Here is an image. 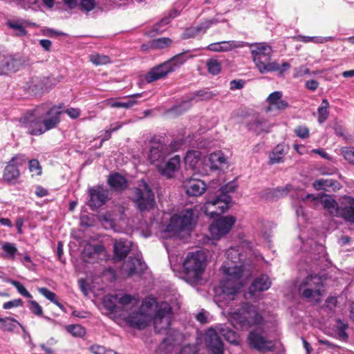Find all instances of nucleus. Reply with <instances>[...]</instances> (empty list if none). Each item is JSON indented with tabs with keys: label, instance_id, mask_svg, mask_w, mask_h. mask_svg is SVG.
<instances>
[{
	"label": "nucleus",
	"instance_id": "nucleus-14",
	"mask_svg": "<svg viewBox=\"0 0 354 354\" xmlns=\"http://www.w3.org/2000/svg\"><path fill=\"white\" fill-rule=\"evenodd\" d=\"M250 345L260 351H271L274 348V344L272 341L266 339L261 330H254L248 336Z\"/></svg>",
	"mask_w": 354,
	"mask_h": 354
},
{
	"label": "nucleus",
	"instance_id": "nucleus-61",
	"mask_svg": "<svg viewBox=\"0 0 354 354\" xmlns=\"http://www.w3.org/2000/svg\"><path fill=\"white\" fill-rule=\"evenodd\" d=\"M296 214L298 217L299 224L302 223L306 221V216L301 207H299L296 209Z\"/></svg>",
	"mask_w": 354,
	"mask_h": 354
},
{
	"label": "nucleus",
	"instance_id": "nucleus-50",
	"mask_svg": "<svg viewBox=\"0 0 354 354\" xmlns=\"http://www.w3.org/2000/svg\"><path fill=\"white\" fill-rule=\"evenodd\" d=\"M237 187V184L235 182H230L227 185L222 186L218 189V194H227L235 192Z\"/></svg>",
	"mask_w": 354,
	"mask_h": 354
},
{
	"label": "nucleus",
	"instance_id": "nucleus-5",
	"mask_svg": "<svg viewBox=\"0 0 354 354\" xmlns=\"http://www.w3.org/2000/svg\"><path fill=\"white\" fill-rule=\"evenodd\" d=\"M218 334L230 344L235 345L239 344L240 341L237 334L228 326L220 324L215 328H209L205 334V341L209 354H223L224 353L223 343Z\"/></svg>",
	"mask_w": 354,
	"mask_h": 354
},
{
	"label": "nucleus",
	"instance_id": "nucleus-36",
	"mask_svg": "<svg viewBox=\"0 0 354 354\" xmlns=\"http://www.w3.org/2000/svg\"><path fill=\"white\" fill-rule=\"evenodd\" d=\"M1 250L3 251L2 257L4 259L14 261L18 254V250L15 243L4 242L2 243Z\"/></svg>",
	"mask_w": 354,
	"mask_h": 354
},
{
	"label": "nucleus",
	"instance_id": "nucleus-31",
	"mask_svg": "<svg viewBox=\"0 0 354 354\" xmlns=\"http://www.w3.org/2000/svg\"><path fill=\"white\" fill-rule=\"evenodd\" d=\"M287 153L288 147L286 145H278L269 153V163L273 165L282 162Z\"/></svg>",
	"mask_w": 354,
	"mask_h": 354
},
{
	"label": "nucleus",
	"instance_id": "nucleus-38",
	"mask_svg": "<svg viewBox=\"0 0 354 354\" xmlns=\"http://www.w3.org/2000/svg\"><path fill=\"white\" fill-rule=\"evenodd\" d=\"M332 39L331 37H309L303 35H297L293 37V39L297 41H302L304 43L313 42L315 44L325 43Z\"/></svg>",
	"mask_w": 354,
	"mask_h": 354
},
{
	"label": "nucleus",
	"instance_id": "nucleus-35",
	"mask_svg": "<svg viewBox=\"0 0 354 354\" xmlns=\"http://www.w3.org/2000/svg\"><path fill=\"white\" fill-rule=\"evenodd\" d=\"M104 250V248L101 244H86L82 254L84 258H95L96 256L101 254Z\"/></svg>",
	"mask_w": 354,
	"mask_h": 354
},
{
	"label": "nucleus",
	"instance_id": "nucleus-3",
	"mask_svg": "<svg viewBox=\"0 0 354 354\" xmlns=\"http://www.w3.org/2000/svg\"><path fill=\"white\" fill-rule=\"evenodd\" d=\"M61 113V107L54 106L46 111L37 107L21 115L19 122L30 134L38 136L55 128L60 121Z\"/></svg>",
	"mask_w": 354,
	"mask_h": 354
},
{
	"label": "nucleus",
	"instance_id": "nucleus-32",
	"mask_svg": "<svg viewBox=\"0 0 354 354\" xmlns=\"http://www.w3.org/2000/svg\"><path fill=\"white\" fill-rule=\"evenodd\" d=\"M201 160V153L196 150L189 151L185 157V165L193 170L198 169Z\"/></svg>",
	"mask_w": 354,
	"mask_h": 354
},
{
	"label": "nucleus",
	"instance_id": "nucleus-13",
	"mask_svg": "<svg viewBox=\"0 0 354 354\" xmlns=\"http://www.w3.org/2000/svg\"><path fill=\"white\" fill-rule=\"evenodd\" d=\"M176 149V147L174 148L160 142H153L149 151V160L151 164L157 167L158 163L164 160L167 156Z\"/></svg>",
	"mask_w": 354,
	"mask_h": 354
},
{
	"label": "nucleus",
	"instance_id": "nucleus-8",
	"mask_svg": "<svg viewBox=\"0 0 354 354\" xmlns=\"http://www.w3.org/2000/svg\"><path fill=\"white\" fill-rule=\"evenodd\" d=\"M298 291L300 296L308 301L318 302L324 292V280L317 274H309L301 281Z\"/></svg>",
	"mask_w": 354,
	"mask_h": 354
},
{
	"label": "nucleus",
	"instance_id": "nucleus-28",
	"mask_svg": "<svg viewBox=\"0 0 354 354\" xmlns=\"http://www.w3.org/2000/svg\"><path fill=\"white\" fill-rule=\"evenodd\" d=\"M21 65L20 60L12 57H6L0 62V75L16 72L19 70Z\"/></svg>",
	"mask_w": 354,
	"mask_h": 354
},
{
	"label": "nucleus",
	"instance_id": "nucleus-10",
	"mask_svg": "<svg viewBox=\"0 0 354 354\" xmlns=\"http://www.w3.org/2000/svg\"><path fill=\"white\" fill-rule=\"evenodd\" d=\"M232 204L230 195L216 194L213 198H208L202 207V211L207 215L213 217L225 212Z\"/></svg>",
	"mask_w": 354,
	"mask_h": 354
},
{
	"label": "nucleus",
	"instance_id": "nucleus-42",
	"mask_svg": "<svg viewBox=\"0 0 354 354\" xmlns=\"http://www.w3.org/2000/svg\"><path fill=\"white\" fill-rule=\"evenodd\" d=\"M66 330L75 337H83L86 334V330L80 324L68 325Z\"/></svg>",
	"mask_w": 354,
	"mask_h": 354
},
{
	"label": "nucleus",
	"instance_id": "nucleus-17",
	"mask_svg": "<svg viewBox=\"0 0 354 354\" xmlns=\"http://www.w3.org/2000/svg\"><path fill=\"white\" fill-rule=\"evenodd\" d=\"M271 284V280L266 274H261L256 277L250 286L248 292L245 294V298H252L255 295L256 292L268 290Z\"/></svg>",
	"mask_w": 354,
	"mask_h": 354
},
{
	"label": "nucleus",
	"instance_id": "nucleus-62",
	"mask_svg": "<svg viewBox=\"0 0 354 354\" xmlns=\"http://www.w3.org/2000/svg\"><path fill=\"white\" fill-rule=\"evenodd\" d=\"M66 113L73 119L80 116V111L78 109L70 108L66 110Z\"/></svg>",
	"mask_w": 354,
	"mask_h": 354
},
{
	"label": "nucleus",
	"instance_id": "nucleus-34",
	"mask_svg": "<svg viewBox=\"0 0 354 354\" xmlns=\"http://www.w3.org/2000/svg\"><path fill=\"white\" fill-rule=\"evenodd\" d=\"M109 185L115 190L123 189L127 186L124 177L119 174H111L108 179Z\"/></svg>",
	"mask_w": 354,
	"mask_h": 354
},
{
	"label": "nucleus",
	"instance_id": "nucleus-30",
	"mask_svg": "<svg viewBox=\"0 0 354 354\" xmlns=\"http://www.w3.org/2000/svg\"><path fill=\"white\" fill-rule=\"evenodd\" d=\"M131 246V243L129 241H115L114 243V259L120 261L126 257Z\"/></svg>",
	"mask_w": 354,
	"mask_h": 354
},
{
	"label": "nucleus",
	"instance_id": "nucleus-2",
	"mask_svg": "<svg viewBox=\"0 0 354 354\" xmlns=\"http://www.w3.org/2000/svg\"><path fill=\"white\" fill-rule=\"evenodd\" d=\"M103 303L111 311L120 309L121 316L130 326L141 329L153 319L157 332L162 333L169 329L172 313L169 304L166 302L158 304L153 297H149L142 301L137 310L138 297L118 293L104 297Z\"/></svg>",
	"mask_w": 354,
	"mask_h": 354
},
{
	"label": "nucleus",
	"instance_id": "nucleus-40",
	"mask_svg": "<svg viewBox=\"0 0 354 354\" xmlns=\"http://www.w3.org/2000/svg\"><path fill=\"white\" fill-rule=\"evenodd\" d=\"M1 328L4 330L12 331L18 325L21 326V324L15 319L6 317L0 318Z\"/></svg>",
	"mask_w": 354,
	"mask_h": 354
},
{
	"label": "nucleus",
	"instance_id": "nucleus-51",
	"mask_svg": "<svg viewBox=\"0 0 354 354\" xmlns=\"http://www.w3.org/2000/svg\"><path fill=\"white\" fill-rule=\"evenodd\" d=\"M295 133L300 138H307L310 135V131L306 126H298L294 129Z\"/></svg>",
	"mask_w": 354,
	"mask_h": 354
},
{
	"label": "nucleus",
	"instance_id": "nucleus-47",
	"mask_svg": "<svg viewBox=\"0 0 354 354\" xmlns=\"http://www.w3.org/2000/svg\"><path fill=\"white\" fill-rule=\"evenodd\" d=\"M178 15V12L176 10H174L171 12L168 17L163 18L158 24H156L155 27V30L156 32H162V26H165L168 24L171 19L175 18Z\"/></svg>",
	"mask_w": 354,
	"mask_h": 354
},
{
	"label": "nucleus",
	"instance_id": "nucleus-24",
	"mask_svg": "<svg viewBox=\"0 0 354 354\" xmlns=\"http://www.w3.org/2000/svg\"><path fill=\"white\" fill-rule=\"evenodd\" d=\"M205 164L211 169H223L228 166L227 159L221 151L210 153L205 159Z\"/></svg>",
	"mask_w": 354,
	"mask_h": 354
},
{
	"label": "nucleus",
	"instance_id": "nucleus-37",
	"mask_svg": "<svg viewBox=\"0 0 354 354\" xmlns=\"http://www.w3.org/2000/svg\"><path fill=\"white\" fill-rule=\"evenodd\" d=\"M104 104L112 108H124L129 109L136 104L133 100H128L127 101L120 102L114 98H111L104 101Z\"/></svg>",
	"mask_w": 354,
	"mask_h": 354
},
{
	"label": "nucleus",
	"instance_id": "nucleus-9",
	"mask_svg": "<svg viewBox=\"0 0 354 354\" xmlns=\"http://www.w3.org/2000/svg\"><path fill=\"white\" fill-rule=\"evenodd\" d=\"M191 56L188 57L185 53H180L169 61L153 68L145 75V80L148 83L153 82L165 77L168 73L174 71L183 65Z\"/></svg>",
	"mask_w": 354,
	"mask_h": 354
},
{
	"label": "nucleus",
	"instance_id": "nucleus-63",
	"mask_svg": "<svg viewBox=\"0 0 354 354\" xmlns=\"http://www.w3.org/2000/svg\"><path fill=\"white\" fill-rule=\"evenodd\" d=\"M338 335L342 339H346L347 335L346 333V326L342 323H338Z\"/></svg>",
	"mask_w": 354,
	"mask_h": 354
},
{
	"label": "nucleus",
	"instance_id": "nucleus-46",
	"mask_svg": "<svg viewBox=\"0 0 354 354\" xmlns=\"http://www.w3.org/2000/svg\"><path fill=\"white\" fill-rule=\"evenodd\" d=\"M8 281L11 283L22 296L27 298L32 297L26 288L20 282L12 279H9Z\"/></svg>",
	"mask_w": 354,
	"mask_h": 354
},
{
	"label": "nucleus",
	"instance_id": "nucleus-18",
	"mask_svg": "<svg viewBox=\"0 0 354 354\" xmlns=\"http://www.w3.org/2000/svg\"><path fill=\"white\" fill-rule=\"evenodd\" d=\"M243 46L245 44L243 41L229 40L210 44L206 49L214 53H226Z\"/></svg>",
	"mask_w": 354,
	"mask_h": 354
},
{
	"label": "nucleus",
	"instance_id": "nucleus-52",
	"mask_svg": "<svg viewBox=\"0 0 354 354\" xmlns=\"http://www.w3.org/2000/svg\"><path fill=\"white\" fill-rule=\"evenodd\" d=\"M122 127V124L120 123H115L111 125V127L106 130L104 137L101 140L100 143V147L102 146V142L106 140H109L111 138V133L113 131H117L118 129H120Z\"/></svg>",
	"mask_w": 354,
	"mask_h": 354
},
{
	"label": "nucleus",
	"instance_id": "nucleus-12",
	"mask_svg": "<svg viewBox=\"0 0 354 354\" xmlns=\"http://www.w3.org/2000/svg\"><path fill=\"white\" fill-rule=\"evenodd\" d=\"M133 201L140 211L149 210L153 207L154 195L145 181L141 180L136 189Z\"/></svg>",
	"mask_w": 354,
	"mask_h": 354
},
{
	"label": "nucleus",
	"instance_id": "nucleus-45",
	"mask_svg": "<svg viewBox=\"0 0 354 354\" xmlns=\"http://www.w3.org/2000/svg\"><path fill=\"white\" fill-rule=\"evenodd\" d=\"M88 349L93 354H118L117 352L107 349L104 346L99 344H93Z\"/></svg>",
	"mask_w": 354,
	"mask_h": 354
},
{
	"label": "nucleus",
	"instance_id": "nucleus-48",
	"mask_svg": "<svg viewBox=\"0 0 354 354\" xmlns=\"http://www.w3.org/2000/svg\"><path fill=\"white\" fill-rule=\"evenodd\" d=\"M341 154L344 159L349 163L354 165V148L353 147H342L341 149Z\"/></svg>",
	"mask_w": 354,
	"mask_h": 354
},
{
	"label": "nucleus",
	"instance_id": "nucleus-59",
	"mask_svg": "<svg viewBox=\"0 0 354 354\" xmlns=\"http://www.w3.org/2000/svg\"><path fill=\"white\" fill-rule=\"evenodd\" d=\"M197 348L195 346L187 345L182 348L179 354H196Z\"/></svg>",
	"mask_w": 354,
	"mask_h": 354
},
{
	"label": "nucleus",
	"instance_id": "nucleus-21",
	"mask_svg": "<svg viewBox=\"0 0 354 354\" xmlns=\"http://www.w3.org/2000/svg\"><path fill=\"white\" fill-rule=\"evenodd\" d=\"M186 194L190 196L202 195L207 189L204 181L197 178H187L184 181Z\"/></svg>",
	"mask_w": 354,
	"mask_h": 354
},
{
	"label": "nucleus",
	"instance_id": "nucleus-11",
	"mask_svg": "<svg viewBox=\"0 0 354 354\" xmlns=\"http://www.w3.org/2000/svg\"><path fill=\"white\" fill-rule=\"evenodd\" d=\"M236 221V217L231 215L221 216L213 221L209 227L212 238L214 240H220L225 236L232 230Z\"/></svg>",
	"mask_w": 354,
	"mask_h": 354
},
{
	"label": "nucleus",
	"instance_id": "nucleus-15",
	"mask_svg": "<svg viewBox=\"0 0 354 354\" xmlns=\"http://www.w3.org/2000/svg\"><path fill=\"white\" fill-rule=\"evenodd\" d=\"M90 200L88 205L92 208L102 206L109 199V192L101 186L91 187L88 189Z\"/></svg>",
	"mask_w": 354,
	"mask_h": 354
},
{
	"label": "nucleus",
	"instance_id": "nucleus-56",
	"mask_svg": "<svg viewBox=\"0 0 354 354\" xmlns=\"http://www.w3.org/2000/svg\"><path fill=\"white\" fill-rule=\"evenodd\" d=\"M38 291L40 294H41L44 297H45L47 299L50 301L51 302H54L56 300V295L47 289L46 288H38Z\"/></svg>",
	"mask_w": 354,
	"mask_h": 354
},
{
	"label": "nucleus",
	"instance_id": "nucleus-22",
	"mask_svg": "<svg viewBox=\"0 0 354 354\" xmlns=\"http://www.w3.org/2000/svg\"><path fill=\"white\" fill-rule=\"evenodd\" d=\"M224 21H225V19L222 18L221 16L217 15L211 19L204 21L198 26L188 28L185 33V37L188 38L196 36L199 34H203L211 26Z\"/></svg>",
	"mask_w": 354,
	"mask_h": 354
},
{
	"label": "nucleus",
	"instance_id": "nucleus-19",
	"mask_svg": "<svg viewBox=\"0 0 354 354\" xmlns=\"http://www.w3.org/2000/svg\"><path fill=\"white\" fill-rule=\"evenodd\" d=\"M180 165V158L179 156H174L168 161L162 160L157 165V169L163 176L171 178L174 174L178 170Z\"/></svg>",
	"mask_w": 354,
	"mask_h": 354
},
{
	"label": "nucleus",
	"instance_id": "nucleus-33",
	"mask_svg": "<svg viewBox=\"0 0 354 354\" xmlns=\"http://www.w3.org/2000/svg\"><path fill=\"white\" fill-rule=\"evenodd\" d=\"M313 187L317 190L328 191L330 188L333 189H339V183L333 179H319L313 183Z\"/></svg>",
	"mask_w": 354,
	"mask_h": 354
},
{
	"label": "nucleus",
	"instance_id": "nucleus-41",
	"mask_svg": "<svg viewBox=\"0 0 354 354\" xmlns=\"http://www.w3.org/2000/svg\"><path fill=\"white\" fill-rule=\"evenodd\" d=\"M206 66L207 68V71L212 75H218L221 70V62L218 61L216 58H210L207 60Z\"/></svg>",
	"mask_w": 354,
	"mask_h": 354
},
{
	"label": "nucleus",
	"instance_id": "nucleus-16",
	"mask_svg": "<svg viewBox=\"0 0 354 354\" xmlns=\"http://www.w3.org/2000/svg\"><path fill=\"white\" fill-rule=\"evenodd\" d=\"M25 160L24 156L21 155L13 157L4 169V180L8 183L15 180L19 176V171L17 167L19 165H22Z\"/></svg>",
	"mask_w": 354,
	"mask_h": 354
},
{
	"label": "nucleus",
	"instance_id": "nucleus-27",
	"mask_svg": "<svg viewBox=\"0 0 354 354\" xmlns=\"http://www.w3.org/2000/svg\"><path fill=\"white\" fill-rule=\"evenodd\" d=\"M266 100L268 103V106L266 108L267 112L271 111L274 109L283 110L288 106V103L282 99V93L280 91L270 93Z\"/></svg>",
	"mask_w": 354,
	"mask_h": 354
},
{
	"label": "nucleus",
	"instance_id": "nucleus-57",
	"mask_svg": "<svg viewBox=\"0 0 354 354\" xmlns=\"http://www.w3.org/2000/svg\"><path fill=\"white\" fill-rule=\"evenodd\" d=\"M23 301L21 299H13L3 304V309H10L22 306Z\"/></svg>",
	"mask_w": 354,
	"mask_h": 354
},
{
	"label": "nucleus",
	"instance_id": "nucleus-25",
	"mask_svg": "<svg viewBox=\"0 0 354 354\" xmlns=\"http://www.w3.org/2000/svg\"><path fill=\"white\" fill-rule=\"evenodd\" d=\"M320 202L324 209L331 216L335 217L342 216V207H339L336 201L329 195H324L320 198Z\"/></svg>",
	"mask_w": 354,
	"mask_h": 354
},
{
	"label": "nucleus",
	"instance_id": "nucleus-4",
	"mask_svg": "<svg viewBox=\"0 0 354 354\" xmlns=\"http://www.w3.org/2000/svg\"><path fill=\"white\" fill-rule=\"evenodd\" d=\"M252 59L261 74L269 72H277L279 75L290 68L287 62L279 64L276 60H272L273 50L270 45L266 42L249 44Z\"/></svg>",
	"mask_w": 354,
	"mask_h": 354
},
{
	"label": "nucleus",
	"instance_id": "nucleus-58",
	"mask_svg": "<svg viewBox=\"0 0 354 354\" xmlns=\"http://www.w3.org/2000/svg\"><path fill=\"white\" fill-rule=\"evenodd\" d=\"M201 95L199 93H194L191 94L189 97H188L187 100H184L180 106L184 108H188L189 106V103L191 102H197L199 100H201Z\"/></svg>",
	"mask_w": 354,
	"mask_h": 354
},
{
	"label": "nucleus",
	"instance_id": "nucleus-53",
	"mask_svg": "<svg viewBox=\"0 0 354 354\" xmlns=\"http://www.w3.org/2000/svg\"><path fill=\"white\" fill-rule=\"evenodd\" d=\"M29 169L32 173V175H40L41 173V168L39 162L37 160H31L29 162Z\"/></svg>",
	"mask_w": 354,
	"mask_h": 354
},
{
	"label": "nucleus",
	"instance_id": "nucleus-43",
	"mask_svg": "<svg viewBox=\"0 0 354 354\" xmlns=\"http://www.w3.org/2000/svg\"><path fill=\"white\" fill-rule=\"evenodd\" d=\"M171 44V40L167 37H162L154 39L151 43V48L153 49H162L168 47Z\"/></svg>",
	"mask_w": 354,
	"mask_h": 354
},
{
	"label": "nucleus",
	"instance_id": "nucleus-39",
	"mask_svg": "<svg viewBox=\"0 0 354 354\" xmlns=\"http://www.w3.org/2000/svg\"><path fill=\"white\" fill-rule=\"evenodd\" d=\"M328 108L329 103L324 99L322 101L320 106L318 108V122L319 123L324 122L328 117Z\"/></svg>",
	"mask_w": 354,
	"mask_h": 354
},
{
	"label": "nucleus",
	"instance_id": "nucleus-1",
	"mask_svg": "<svg viewBox=\"0 0 354 354\" xmlns=\"http://www.w3.org/2000/svg\"><path fill=\"white\" fill-rule=\"evenodd\" d=\"M257 257L251 243L240 239L238 245L232 246L225 252L221 271L223 279L215 288L214 301L223 309L231 324L237 329L248 330L252 326L263 323V317L257 308L248 302H243L234 306L230 301L236 299L241 288L251 275L252 258Z\"/></svg>",
	"mask_w": 354,
	"mask_h": 354
},
{
	"label": "nucleus",
	"instance_id": "nucleus-20",
	"mask_svg": "<svg viewBox=\"0 0 354 354\" xmlns=\"http://www.w3.org/2000/svg\"><path fill=\"white\" fill-rule=\"evenodd\" d=\"M147 268V266L142 261L141 257L137 254L135 258H130L125 262L122 268V274L131 276L136 273H140Z\"/></svg>",
	"mask_w": 354,
	"mask_h": 354
},
{
	"label": "nucleus",
	"instance_id": "nucleus-64",
	"mask_svg": "<svg viewBox=\"0 0 354 354\" xmlns=\"http://www.w3.org/2000/svg\"><path fill=\"white\" fill-rule=\"evenodd\" d=\"M306 86L308 89L314 91L318 88L319 82L316 80H311L306 82Z\"/></svg>",
	"mask_w": 354,
	"mask_h": 354
},
{
	"label": "nucleus",
	"instance_id": "nucleus-23",
	"mask_svg": "<svg viewBox=\"0 0 354 354\" xmlns=\"http://www.w3.org/2000/svg\"><path fill=\"white\" fill-rule=\"evenodd\" d=\"M248 127L257 133H267L270 131L272 124L266 117L257 115L250 119Z\"/></svg>",
	"mask_w": 354,
	"mask_h": 354
},
{
	"label": "nucleus",
	"instance_id": "nucleus-7",
	"mask_svg": "<svg viewBox=\"0 0 354 354\" xmlns=\"http://www.w3.org/2000/svg\"><path fill=\"white\" fill-rule=\"evenodd\" d=\"M197 216L192 209H185L175 215L170 220L166 227V232L171 236L183 238L189 234L195 226Z\"/></svg>",
	"mask_w": 354,
	"mask_h": 354
},
{
	"label": "nucleus",
	"instance_id": "nucleus-6",
	"mask_svg": "<svg viewBox=\"0 0 354 354\" xmlns=\"http://www.w3.org/2000/svg\"><path fill=\"white\" fill-rule=\"evenodd\" d=\"M207 266V255L202 250L189 252L183 262L184 279L193 283L199 281Z\"/></svg>",
	"mask_w": 354,
	"mask_h": 354
},
{
	"label": "nucleus",
	"instance_id": "nucleus-44",
	"mask_svg": "<svg viewBox=\"0 0 354 354\" xmlns=\"http://www.w3.org/2000/svg\"><path fill=\"white\" fill-rule=\"evenodd\" d=\"M90 60L96 66L106 64L110 62V58L108 56L100 54L91 55Z\"/></svg>",
	"mask_w": 354,
	"mask_h": 354
},
{
	"label": "nucleus",
	"instance_id": "nucleus-60",
	"mask_svg": "<svg viewBox=\"0 0 354 354\" xmlns=\"http://www.w3.org/2000/svg\"><path fill=\"white\" fill-rule=\"evenodd\" d=\"M81 5L86 10L90 11L95 7L94 0H81Z\"/></svg>",
	"mask_w": 354,
	"mask_h": 354
},
{
	"label": "nucleus",
	"instance_id": "nucleus-29",
	"mask_svg": "<svg viewBox=\"0 0 354 354\" xmlns=\"http://www.w3.org/2000/svg\"><path fill=\"white\" fill-rule=\"evenodd\" d=\"M7 25L8 26L9 28L15 30L16 35L19 37L24 36L26 35V27L36 26L35 23L30 22L28 20H25L23 19L10 20L7 22Z\"/></svg>",
	"mask_w": 354,
	"mask_h": 354
},
{
	"label": "nucleus",
	"instance_id": "nucleus-26",
	"mask_svg": "<svg viewBox=\"0 0 354 354\" xmlns=\"http://www.w3.org/2000/svg\"><path fill=\"white\" fill-rule=\"evenodd\" d=\"M339 205L342 207V218L354 223V198L348 196H342L339 198Z\"/></svg>",
	"mask_w": 354,
	"mask_h": 354
},
{
	"label": "nucleus",
	"instance_id": "nucleus-55",
	"mask_svg": "<svg viewBox=\"0 0 354 354\" xmlns=\"http://www.w3.org/2000/svg\"><path fill=\"white\" fill-rule=\"evenodd\" d=\"M29 304V308L32 311V313L37 316H41L43 314V310L41 307L39 306V304L34 301L30 300L28 301Z\"/></svg>",
	"mask_w": 354,
	"mask_h": 354
},
{
	"label": "nucleus",
	"instance_id": "nucleus-49",
	"mask_svg": "<svg viewBox=\"0 0 354 354\" xmlns=\"http://www.w3.org/2000/svg\"><path fill=\"white\" fill-rule=\"evenodd\" d=\"M26 89L32 93H36L41 89H42V86L39 83V79L37 77L32 78L30 82L27 84Z\"/></svg>",
	"mask_w": 354,
	"mask_h": 354
},
{
	"label": "nucleus",
	"instance_id": "nucleus-54",
	"mask_svg": "<svg viewBox=\"0 0 354 354\" xmlns=\"http://www.w3.org/2000/svg\"><path fill=\"white\" fill-rule=\"evenodd\" d=\"M310 73V69L305 65H301L295 68L293 77L295 78L301 77Z\"/></svg>",
	"mask_w": 354,
	"mask_h": 354
}]
</instances>
